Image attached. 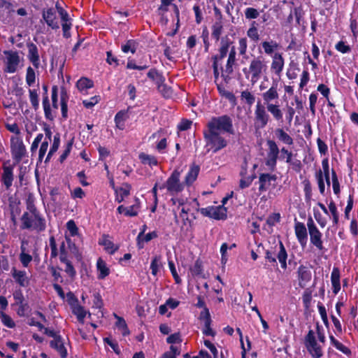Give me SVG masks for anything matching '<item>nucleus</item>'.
Wrapping results in <instances>:
<instances>
[{
  "instance_id": "nucleus-46",
  "label": "nucleus",
  "mask_w": 358,
  "mask_h": 358,
  "mask_svg": "<svg viewBox=\"0 0 358 358\" xmlns=\"http://www.w3.org/2000/svg\"><path fill=\"white\" fill-rule=\"evenodd\" d=\"M48 270L50 272L53 280L55 282V283H57L58 282L61 283L63 282V278L60 273V271L62 270L60 267L48 265Z\"/></svg>"
},
{
  "instance_id": "nucleus-43",
  "label": "nucleus",
  "mask_w": 358,
  "mask_h": 358,
  "mask_svg": "<svg viewBox=\"0 0 358 358\" xmlns=\"http://www.w3.org/2000/svg\"><path fill=\"white\" fill-rule=\"evenodd\" d=\"M257 23L252 21L250 24V27L247 31V36L254 42H257L259 40V34L257 29Z\"/></svg>"
},
{
  "instance_id": "nucleus-12",
  "label": "nucleus",
  "mask_w": 358,
  "mask_h": 358,
  "mask_svg": "<svg viewBox=\"0 0 358 358\" xmlns=\"http://www.w3.org/2000/svg\"><path fill=\"white\" fill-rule=\"evenodd\" d=\"M199 320L200 321H203L204 323V327L203 329V334L205 336H210L214 337L216 334L215 331H213L211 328L212 320L210 317V314L209 312V309L205 310V311H201Z\"/></svg>"
},
{
  "instance_id": "nucleus-2",
  "label": "nucleus",
  "mask_w": 358,
  "mask_h": 358,
  "mask_svg": "<svg viewBox=\"0 0 358 358\" xmlns=\"http://www.w3.org/2000/svg\"><path fill=\"white\" fill-rule=\"evenodd\" d=\"M27 211H24L20 217L22 230L36 231L38 233L46 229V220L38 210L33 201H27L26 203Z\"/></svg>"
},
{
  "instance_id": "nucleus-31",
  "label": "nucleus",
  "mask_w": 358,
  "mask_h": 358,
  "mask_svg": "<svg viewBox=\"0 0 358 358\" xmlns=\"http://www.w3.org/2000/svg\"><path fill=\"white\" fill-rule=\"evenodd\" d=\"M216 86L221 96L228 99L231 103L234 105L236 104V97L231 92L226 90L224 87L220 83H216Z\"/></svg>"
},
{
  "instance_id": "nucleus-24",
  "label": "nucleus",
  "mask_w": 358,
  "mask_h": 358,
  "mask_svg": "<svg viewBox=\"0 0 358 358\" xmlns=\"http://www.w3.org/2000/svg\"><path fill=\"white\" fill-rule=\"evenodd\" d=\"M11 274L15 281L20 286L25 287L28 284V278L25 271H18L15 267L11 269Z\"/></svg>"
},
{
  "instance_id": "nucleus-37",
  "label": "nucleus",
  "mask_w": 358,
  "mask_h": 358,
  "mask_svg": "<svg viewBox=\"0 0 358 358\" xmlns=\"http://www.w3.org/2000/svg\"><path fill=\"white\" fill-rule=\"evenodd\" d=\"M115 317L117 319V321L115 322V326L118 329H120L122 331V334L123 336H126L130 334V331L128 328V326L126 323L125 320L118 316L117 314H114Z\"/></svg>"
},
{
  "instance_id": "nucleus-8",
  "label": "nucleus",
  "mask_w": 358,
  "mask_h": 358,
  "mask_svg": "<svg viewBox=\"0 0 358 358\" xmlns=\"http://www.w3.org/2000/svg\"><path fill=\"white\" fill-rule=\"evenodd\" d=\"M180 172L176 169L168 178L166 183L159 186V189L166 188L171 194L178 193L183 190V185L180 182Z\"/></svg>"
},
{
  "instance_id": "nucleus-19",
  "label": "nucleus",
  "mask_w": 358,
  "mask_h": 358,
  "mask_svg": "<svg viewBox=\"0 0 358 358\" xmlns=\"http://www.w3.org/2000/svg\"><path fill=\"white\" fill-rule=\"evenodd\" d=\"M277 176L275 174L261 173L259 176V192H266L271 185V181H275Z\"/></svg>"
},
{
  "instance_id": "nucleus-1",
  "label": "nucleus",
  "mask_w": 358,
  "mask_h": 358,
  "mask_svg": "<svg viewBox=\"0 0 358 358\" xmlns=\"http://www.w3.org/2000/svg\"><path fill=\"white\" fill-rule=\"evenodd\" d=\"M10 152L13 159V164L10 160L3 162L2 164L3 172L1 176V182L6 190H9L13 185L14 180V169L24 157L27 152L26 147L22 139H11Z\"/></svg>"
},
{
  "instance_id": "nucleus-13",
  "label": "nucleus",
  "mask_w": 358,
  "mask_h": 358,
  "mask_svg": "<svg viewBox=\"0 0 358 358\" xmlns=\"http://www.w3.org/2000/svg\"><path fill=\"white\" fill-rule=\"evenodd\" d=\"M295 235L298 242L302 248L306 247L308 242V233L305 224L301 222H296L294 224Z\"/></svg>"
},
{
  "instance_id": "nucleus-18",
  "label": "nucleus",
  "mask_w": 358,
  "mask_h": 358,
  "mask_svg": "<svg viewBox=\"0 0 358 358\" xmlns=\"http://www.w3.org/2000/svg\"><path fill=\"white\" fill-rule=\"evenodd\" d=\"M285 64V60L281 53L275 52L272 56V62L271 64V70L276 76H280Z\"/></svg>"
},
{
  "instance_id": "nucleus-30",
  "label": "nucleus",
  "mask_w": 358,
  "mask_h": 358,
  "mask_svg": "<svg viewBox=\"0 0 358 358\" xmlns=\"http://www.w3.org/2000/svg\"><path fill=\"white\" fill-rule=\"evenodd\" d=\"M261 46L266 55H271L272 57L274 52L278 49L279 44L273 40L270 41H265L261 43Z\"/></svg>"
},
{
  "instance_id": "nucleus-3",
  "label": "nucleus",
  "mask_w": 358,
  "mask_h": 358,
  "mask_svg": "<svg viewBox=\"0 0 358 358\" xmlns=\"http://www.w3.org/2000/svg\"><path fill=\"white\" fill-rule=\"evenodd\" d=\"M267 69V64L262 55L254 57L249 64V66L244 67L243 72L246 79L250 80L252 85L255 84Z\"/></svg>"
},
{
  "instance_id": "nucleus-29",
  "label": "nucleus",
  "mask_w": 358,
  "mask_h": 358,
  "mask_svg": "<svg viewBox=\"0 0 358 358\" xmlns=\"http://www.w3.org/2000/svg\"><path fill=\"white\" fill-rule=\"evenodd\" d=\"M275 134L277 138L284 144L292 145L294 143L293 138L284 131L283 129L278 128L275 130Z\"/></svg>"
},
{
  "instance_id": "nucleus-36",
  "label": "nucleus",
  "mask_w": 358,
  "mask_h": 358,
  "mask_svg": "<svg viewBox=\"0 0 358 358\" xmlns=\"http://www.w3.org/2000/svg\"><path fill=\"white\" fill-rule=\"evenodd\" d=\"M236 64V51L234 46H232L230 50H229V55L227 60V63L225 64V67H227V71H231V68L234 67Z\"/></svg>"
},
{
  "instance_id": "nucleus-62",
  "label": "nucleus",
  "mask_w": 358,
  "mask_h": 358,
  "mask_svg": "<svg viewBox=\"0 0 358 358\" xmlns=\"http://www.w3.org/2000/svg\"><path fill=\"white\" fill-rule=\"evenodd\" d=\"M302 301L305 308H308L310 306L312 301V291L310 289L307 288L303 293Z\"/></svg>"
},
{
  "instance_id": "nucleus-60",
  "label": "nucleus",
  "mask_w": 358,
  "mask_h": 358,
  "mask_svg": "<svg viewBox=\"0 0 358 358\" xmlns=\"http://www.w3.org/2000/svg\"><path fill=\"white\" fill-rule=\"evenodd\" d=\"M50 247L51 249L50 259L56 258L59 253L58 252L57 243L53 236H51L49 238Z\"/></svg>"
},
{
  "instance_id": "nucleus-54",
  "label": "nucleus",
  "mask_w": 358,
  "mask_h": 358,
  "mask_svg": "<svg viewBox=\"0 0 358 358\" xmlns=\"http://www.w3.org/2000/svg\"><path fill=\"white\" fill-rule=\"evenodd\" d=\"M238 49L240 55L243 56L244 58H248L246 55L248 50V40L245 37L239 38Z\"/></svg>"
},
{
  "instance_id": "nucleus-63",
  "label": "nucleus",
  "mask_w": 358,
  "mask_h": 358,
  "mask_svg": "<svg viewBox=\"0 0 358 358\" xmlns=\"http://www.w3.org/2000/svg\"><path fill=\"white\" fill-rule=\"evenodd\" d=\"M36 80V74L34 70L31 67L28 66L27 68L26 72V83L29 86H31Z\"/></svg>"
},
{
  "instance_id": "nucleus-21",
  "label": "nucleus",
  "mask_w": 358,
  "mask_h": 358,
  "mask_svg": "<svg viewBox=\"0 0 358 358\" xmlns=\"http://www.w3.org/2000/svg\"><path fill=\"white\" fill-rule=\"evenodd\" d=\"M50 346L51 348L55 350L59 354L61 358H66L68 352L66 347L64 346L63 338L61 336H58L57 339L50 341Z\"/></svg>"
},
{
  "instance_id": "nucleus-10",
  "label": "nucleus",
  "mask_w": 358,
  "mask_h": 358,
  "mask_svg": "<svg viewBox=\"0 0 358 358\" xmlns=\"http://www.w3.org/2000/svg\"><path fill=\"white\" fill-rule=\"evenodd\" d=\"M3 54L6 57L3 72L8 73H14L17 71L20 62L18 52L13 50H4Z\"/></svg>"
},
{
  "instance_id": "nucleus-53",
  "label": "nucleus",
  "mask_w": 358,
  "mask_h": 358,
  "mask_svg": "<svg viewBox=\"0 0 358 358\" xmlns=\"http://www.w3.org/2000/svg\"><path fill=\"white\" fill-rule=\"evenodd\" d=\"M157 87L163 96L170 97L171 96L172 90L165 83V80H163L162 83H158L157 85Z\"/></svg>"
},
{
  "instance_id": "nucleus-28",
  "label": "nucleus",
  "mask_w": 358,
  "mask_h": 358,
  "mask_svg": "<svg viewBox=\"0 0 358 358\" xmlns=\"http://www.w3.org/2000/svg\"><path fill=\"white\" fill-rule=\"evenodd\" d=\"M199 171L200 167L199 165L193 164L190 166L185 179V182L187 186L192 185L196 180Z\"/></svg>"
},
{
  "instance_id": "nucleus-4",
  "label": "nucleus",
  "mask_w": 358,
  "mask_h": 358,
  "mask_svg": "<svg viewBox=\"0 0 358 358\" xmlns=\"http://www.w3.org/2000/svg\"><path fill=\"white\" fill-rule=\"evenodd\" d=\"M204 130L234 134L233 120L228 115L212 117L206 124V128Z\"/></svg>"
},
{
  "instance_id": "nucleus-48",
  "label": "nucleus",
  "mask_w": 358,
  "mask_h": 358,
  "mask_svg": "<svg viewBox=\"0 0 358 358\" xmlns=\"http://www.w3.org/2000/svg\"><path fill=\"white\" fill-rule=\"evenodd\" d=\"M161 259L162 257L160 255H155L151 261V273L155 276L157 275V273L159 272V268L162 266Z\"/></svg>"
},
{
  "instance_id": "nucleus-42",
  "label": "nucleus",
  "mask_w": 358,
  "mask_h": 358,
  "mask_svg": "<svg viewBox=\"0 0 358 358\" xmlns=\"http://www.w3.org/2000/svg\"><path fill=\"white\" fill-rule=\"evenodd\" d=\"M136 203L131 206L127 207L125 216L135 217L137 216L141 208L140 200L138 198L135 199Z\"/></svg>"
},
{
  "instance_id": "nucleus-38",
  "label": "nucleus",
  "mask_w": 358,
  "mask_h": 358,
  "mask_svg": "<svg viewBox=\"0 0 358 358\" xmlns=\"http://www.w3.org/2000/svg\"><path fill=\"white\" fill-rule=\"evenodd\" d=\"M330 342L334 347H335L338 350L342 352L343 354L350 356L351 355V350L349 348L344 345L342 343L338 341L335 337L332 335L329 336Z\"/></svg>"
},
{
  "instance_id": "nucleus-61",
  "label": "nucleus",
  "mask_w": 358,
  "mask_h": 358,
  "mask_svg": "<svg viewBox=\"0 0 358 358\" xmlns=\"http://www.w3.org/2000/svg\"><path fill=\"white\" fill-rule=\"evenodd\" d=\"M168 265L176 284H180L182 280L177 273L174 262L172 260H169Z\"/></svg>"
},
{
  "instance_id": "nucleus-9",
  "label": "nucleus",
  "mask_w": 358,
  "mask_h": 358,
  "mask_svg": "<svg viewBox=\"0 0 358 358\" xmlns=\"http://www.w3.org/2000/svg\"><path fill=\"white\" fill-rule=\"evenodd\" d=\"M266 107L258 101L255 110V123L254 126L256 129H264L270 120V116L266 110Z\"/></svg>"
},
{
  "instance_id": "nucleus-33",
  "label": "nucleus",
  "mask_w": 358,
  "mask_h": 358,
  "mask_svg": "<svg viewBox=\"0 0 358 358\" xmlns=\"http://www.w3.org/2000/svg\"><path fill=\"white\" fill-rule=\"evenodd\" d=\"M138 158L143 164L148 165L150 167L158 165V161L154 155H148L145 152H141Z\"/></svg>"
},
{
  "instance_id": "nucleus-5",
  "label": "nucleus",
  "mask_w": 358,
  "mask_h": 358,
  "mask_svg": "<svg viewBox=\"0 0 358 358\" xmlns=\"http://www.w3.org/2000/svg\"><path fill=\"white\" fill-rule=\"evenodd\" d=\"M206 147L208 150L217 153L228 145V141L223 137L220 132H213L207 130L203 131Z\"/></svg>"
},
{
  "instance_id": "nucleus-58",
  "label": "nucleus",
  "mask_w": 358,
  "mask_h": 358,
  "mask_svg": "<svg viewBox=\"0 0 358 358\" xmlns=\"http://www.w3.org/2000/svg\"><path fill=\"white\" fill-rule=\"evenodd\" d=\"M73 141L74 139L73 138L66 143L64 150L63 151L62 154L60 155L59 158V161L60 163H63L69 155L71 150L72 149Z\"/></svg>"
},
{
  "instance_id": "nucleus-20",
  "label": "nucleus",
  "mask_w": 358,
  "mask_h": 358,
  "mask_svg": "<svg viewBox=\"0 0 358 358\" xmlns=\"http://www.w3.org/2000/svg\"><path fill=\"white\" fill-rule=\"evenodd\" d=\"M131 108V107L129 106L127 110H121L116 113L114 117L116 128L120 130L125 129V122L129 117V111Z\"/></svg>"
},
{
  "instance_id": "nucleus-6",
  "label": "nucleus",
  "mask_w": 358,
  "mask_h": 358,
  "mask_svg": "<svg viewBox=\"0 0 358 358\" xmlns=\"http://www.w3.org/2000/svg\"><path fill=\"white\" fill-rule=\"evenodd\" d=\"M307 227L310 236V243L314 245L319 251L323 252L327 251V249L323 245L322 240V234L317 229L312 217H309L307 220Z\"/></svg>"
},
{
  "instance_id": "nucleus-7",
  "label": "nucleus",
  "mask_w": 358,
  "mask_h": 358,
  "mask_svg": "<svg viewBox=\"0 0 358 358\" xmlns=\"http://www.w3.org/2000/svg\"><path fill=\"white\" fill-rule=\"evenodd\" d=\"M304 344L313 358H321L323 356L322 347L317 343L312 329H310L305 336Z\"/></svg>"
},
{
  "instance_id": "nucleus-26",
  "label": "nucleus",
  "mask_w": 358,
  "mask_h": 358,
  "mask_svg": "<svg viewBox=\"0 0 358 358\" xmlns=\"http://www.w3.org/2000/svg\"><path fill=\"white\" fill-rule=\"evenodd\" d=\"M331 282L333 292L336 294L341 290L340 270L338 267H334L331 274Z\"/></svg>"
},
{
  "instance_id": "nucleus-57",
  "label": "nucleus",
  "mask_w": 358,
  "mask_h": 358,
  "mask_svg": "<svg viewBox=\"0 0 358 358\" xmlns=\"http://www.w3.org/2000/svg\"><path fill=\"white\" fill-rule=\"evenodd\" d=\"M241 99H244L245 103L251 106L255 101V95L248 90H244L241 94Z\"/></svg>"
},
{
  "instance_id": "nucleus-25",
  "label": "nucleus",
  "mask_w": 358,
  "mask_h": 358,
  "mask_svg": "<svg viewBox=\"0 0 358 358\" xmlns=\"http://www.w3.org/2000/svg\"><path fill=\"white\" fill-rule=\"evenodd\" d=\"M266 110L271 114L275 120L277 122H282L283 113L278 104V101H277L276 103L267 104Z\"/></svg>"
},
{
  "instance_id": "nucleus-27",
  "label": "nucleus",
  "mask_w": 358,
  "mask_h": 358,
  "mask_svg": "<svg viewBox=\"0 0 358 358\" xmlns=\"http://www.w3.org/2000/svg\"><path fill=\"white\" fill-rule=\"evenodd\" d=\"M288 255L283 243L279 241V250L277 253V259L280 264V266L282 269L286 270L287 268V260Z\"/></svg>"
},
{
  "instance_id": "nucleus-40",
  "label": "nucleus",
  "mask_w": 358,
  "mask_h": 358,
  "mask_svg": "<svg viewBox=\"0 0 358 358\" xmlns=\"http://www.w3.org/2000/svg\"><path fill=\"white\" fill-rule=\"evenodd\" d=\"M72 313L76 315L78 321L83 324L85 317H86L87 312L84 307L78 303L76 306L71 308Z\"/></svg>"
},
{
  "instance_id": "nucleus-22",
  "label": "nucleus",
  "mask_w": 358,
  "mask_h": 358,
  "mask_svg": "<svg viewBox=\"0 0 358 358\" xmlns=\"http://www.w3.org/2000/svg\"><path fill=\"white\" fill-rule=\"evenodd\" d=\"M232 44L233 41L227 36L222 38L220 39V47L218 49V54L214 56L223 59L227 56L229 50L232 47Z\"/></svg>"
},
{
  "instance_id": "nucleus-14",
  "label": "nucleus",
  "mask_w": 358,
  "mask_h": 358,
  "mask_svg": "<svg viewBox=\"0 0 358 358\" xmlns=\"http://www.w3.org/2000/svg\"><path fill=\"white\" fill-rule=\"evenodd\" d=\"M262 99L264 103L266 106L267 104L273 103L272 101L279 99V94L278 92V82L273 81L271 87L265 92L262 93Z\"/></svg>"
},
{
  "instance_id": "nucleus-56",
  "label": "nucleus",
  "mask_w": 358,
  "mask_h": 358,
  "mask_svg": "<svg viewBox=\"0 0 358 358\" xmlns=\"http://www.w3.org/2000/svg\"><path fill=\"white\" fill-rule=\"evenodd\" d=\"M306 201H310L312 197V186L310 180L307 178L302 181Z\"/></svg>"
},
{
  "instance_id": "nucleus-41",
  "label": "nucleus",
  "mask_w": 358,
  "mask_h": 358,
  "mask_svg": "<svg viewBox=\"0 0 358 358\" xmlns=\"http://www.w3.org/2000/svg\"><path fill=\"white\" fill-rule=\"evenodd\" d=\"M148 77L155 82L157 85L158 83H162L163 80H166L162 73H159L155 68H152L147 73Z\"/></svg>"
},
{
  "instance_id": "nucleus-39",
  "label": "nucleus",
  "mask_w": 358,
  "mask_h": 358,
  "mask_svg": "<svg viewBox=\"0 0 358 358\" xmlns=\"http://www.w3.org/2000/svg\"><path fill=\"white\" fill-rule=\"evenodd\" d=\"M76 87L80 92L92 88L94 87L93 80L85 78H80L76 83Z\"/></svg>"
},
{
  "instance_id": "nucleus-45",
  "label": "nucleus",
  "mask_w": 358,
  "mask_h": 358,
  "mask_svg": "<svg viewBox=\"0 0 358 358\" xmlns=\"http://www.w3.org/2000/svg\"><path fill=\"white\" fill-rule=\"evenodd\" d=\"M212 62H213V64H212V67H213V76H214V78H215V82L216 83L217 80L218 79L219 76H220V66H222V59H220L218 57H217L216 56H212Z\"/></svg>"
},
{
  "instance_id": "nucleus-16",
  "label": "nucleus",
  "mask_w": 358,
  "mask_h": 358,
  "mask_svg": "<svg viewBox=\"0 0 358 358\" xmlns=\"http://www.w3.org/2000/svg\"><path fill=\"white\" fill-rule=\"evenodd\" d=\"M299 285L304 288L307 283L311 280L312 273L310 268L304 265H300L297 269Z\"/></svg>"
},
{
  "instance_id": "nucleus-44",
  "label": "nucleus",
  "mask_w": 358,
  "mask_h": 358,
  "mask_svg": "<svg viewBox=\"0 0 358 358\" xmlns=\"http://www.w3.org/2000/svg\"><path fill=\"white\" fill-rule=\"evenodd\" d=\"M138 45V44L136 41L129 39L126 41L125 44L122 45L121 50L124 53L131 52L132 54H134L136 51Z\"/></svg>"
},
{
  "instance_id": "nucleus-34",
  "label": "nucleus",
  "mask_w": 358,
  "mask_h": 358,
  "mask_svg": "<svg viewBox=\"0 0 358 358\" xmlns=\"http://www.w3.org/2000/svg\"><path fill=\"white\" fill-rule=\"evenodd\" d=\"M213 219L217 220H225L227 218V208L222 205L213 206Z\"/></svg>"
},
{
  "instance_id": "nucleus-23",
  "label": "nucleus",
  "mask_w": 358,
  "mask_h": 358,
  "mask_svg": "<svg viewBox=\"0 0 358 358\" xmlns=\"http://www.w3.org/2000/svg\"><path fill=\"white\" fill-rule=\"evenodd\" d=\"M42 104L44 110L45 118L47 120L53 122L56 117L57 112L52 110L48 95L46 94V96H43Z\"/></svg>"
},
{
  "instance_id": "nucleus-49",
  "label": "nucleus",
  "mask_w": 358,
  "mask_h": 358,
  "mask_svg": "<svg viewBox=\"0 0 358 358\" xmlns=\"http://www.w3.org/2000/svg\"><path fill=\"white\" fill-rule=\"evenodd\" d=\"M266 145L268 148V157H278L279 148L275 141L273 140H267Z\"/></svg>"
},
{
  "instance_id": "nucleus-50",
  "label": "nucleus",
  "mask_w": 358,
  "mask_h": 358,
  "mask_svg": "<svg viewBox=\"0 0 358 358\" xmlns=\"http://www.w3.org/2000/svg\"><path fill=\"white\" fill-rule=\"evenodd\" d=\"M190 270L192 275L204 278V275H203V264L200 259H196L195 261L193 267L191 268Z\"/></svg>"
},
{
  "instance_id": "nucleus-35",
  "label": "nucleus",
  "mask_w": 358,
  "mask_h": 358,
  "mask_svg": "<svg viewBox=\"0 0 358 358\" xmlns=\"http://www.w3.org/2000/svg\"><path fill=\"white\" fill-rule=\"evenodd\" d=\"M60 262L65 264V268L64 271L68 275V276L71 278L74 279L76 276V271L71 262V260L68 257L63 258L59 259Z\"/></svg>"
},
{
  "instance_id": "nucleus-11",
  "label": "nucleus",
  "mask_w": 358,
  "mask_h": 358,
  "mask_svg": "<svg viewBox=\"0 0 358 358\" xmlns=\"http://www.w3.org/2000/svg\"><path fill=\"white\" fill-rule=\"evenodd\" d=\"M42 17L47 25L51 29L57 30L59 28V22L57 20L56 10L54 8L43 9Z\"/></svg>"
},
{
  "instance_id": "nucleus-15",
  "label": "nucleus",
  "mask_w": 358,
  "mask_h": 358,
  "mask_svg": "<svg viewBox=\"0 0 358 358\" xmlns=\"http://www.w3.org/2000/svg\"><path fill=\"white\" fill-rule=\"evenodd\" d=\"M27 47L28 49L27 58L29 61L36 69H38L40 66V56L37 45L32 42H27Z\"/></svg>"
},
{
  "instance_id": "nucleus-59",
  "label": "nucleus",
  "mask_w": 358,
  "mask_h": 358,
  "mask_svg": "<svg viewBox=\"0 0 358 358\" xmlns=\"http://www.w3.org/2000/svg\"><path fill=\"white\" fill-rule=\"evenodd\" d=\"M101 244L104 245L105 249L110 255L115 254V252L119 249V246L115 245L113 242L110 240H104Z\"/></svg>"
},
{
  "instance_id": "nucleus-47",
  "label": "nucleus",
  "mask_w": 358,
  "mask_h": 358,
  "mask_svg": "<svg viewBox=\"0 0 358 358\" xmlns=\"http://www.w3.org/2000/svg\"><path fill=\"white\" fill-rule=\"evenodd\" d=\"M331 174L333 192L338 197L341 193V186L337 174L334 169H331Z\"/></svg>"
},
{
  "instance_id": "nucleus-51",
  "label": "nucleus",
  "mask_w": 358,
  "mask_h": 358,
  "mask_svg": "<svg viewBox=\"0 0 358 358\" xmlns=\"http://www.w3.org/2000/svg\"><path fill=\"white\" fill-rule=\"evenodd\" d=\"M29 100L33 108L37 110L39 108V98L36 90H29Z\"/></svg>"
},
{
  "instance_id": "nucleus-64",
  "label": "nucleus",
  "mask_w": 358,
  "mask_h": 358,
  "mask_svg": "<svg viewBox=\"0 0 358 358\" xmlns=\"http://www.w3.org/2000/svg\"><path fill=\"white\" fill-rule=\"evenodd\" d=\"M103 342L104 343L108 345L113 349V350L116 355H120L121 353L119 345L116 341L112 340L111 338L106 337L103 338Z\"/></svg>"
},
{
  "instance_id": "nucleus-52",
  "label": "nucleus",
  "mask_w": 358,
  "mask_h": 358,
  "mask_svg": "<svg viewBox=\"0 0 358 358\" xmlns=\"http://www.w3.org/2000/svg\"><path fill=\"white\" fill-rule=\"evenodd\" d=\"M0 318L3 324L6 327L13 329L15 327L13 320L3 311H0Z\"/></svg>"
},
{
  "instance_id": "nucleus-17",
  "label": "nucleus",
  "mask_w": 358,
  "mask_h": 358,
  "mask_svg": "<svg viewBox=\"0 0 358 358\" xmlns=\"http://www.w3.org/2000/svg\"><path fill=\"white\" fill-rule=\"evenodd\" d=\"M215 13H219L220 17L211 26V36L216 41L220 40L221 35L223 32V22L221 13L217 8H215Z\"/></svg>"
},
{
  "instance_id": "nucleus-55",
  "label": "nucleus",
  "mask_w": 358,
  "mask_h": 358,
  "mask_svg": "<svg viewBox=\"0 0 358 358\" xmlns=\"http://www.w3.org/2000/svg\"><path fill=\"white\" fill-rule=\"evenodd\" d=\"M315 178L317 182L320 193L322 195H324V192H325V183H324V180L323 178V174H322V170L320 169L319 171H317L315 173Z\"/></svg>"
},
{
  "instance_id": "nucleus-32",
  "label": "nucleus",
  "mask_w": 358,
  "mask_h": 358,
  "mask_svg": "<svg viewBox=\"0 0 358 358\" xmlns=\"http://www.w3.org/2000/svg\"><path fill=\"white\" fill-rule=\"evenodd\" d=\"M96 268L99 271L98 278L103 280L110 274V269L108 268L106 262L101 259L99 258L96 262Z\"/></svg>"
}]
</instances>
